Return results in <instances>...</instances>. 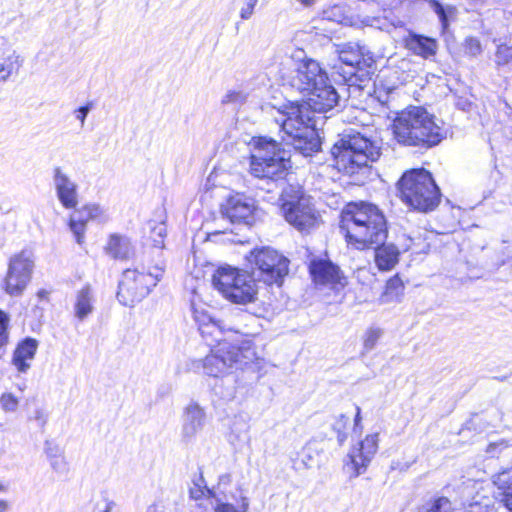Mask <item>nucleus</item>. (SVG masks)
Returning <instances> with one entry per match:
<instances>
[{
	"label": "nucleus",
	"mask_w": 512,
	"mask_h": 512,
	"mask_svg": "<svg viewBox=\"0 0 512 512\" xmlns=\"http://www.w3.org/2000/svg\"><path fill=\"white\" fill-rule=\"evenodd\" d=\"M33 419L37 421L40 427H44L47 423L48 416L43 409L38 408L34 411Z\"/></svg>",
	"instance_id": "obj_49"
},
{
	"label": "nucleus",
	"mask_w": 512,
	"mask_h": 512,
	"mask_svg": "<svg viewBox=\"0 0 512 512\" xmlns=\"http://www.w3.org/2000/svg\"><path fill=\"white\" fill-rule=\"evenodd\" d=\"M37 296L40 298V299H47L48 297V291H46L45 289H41L37 292Z\"/></svg>",
	"instance_id": "obj_55"
},
{
	"label": "nucleus",
	"mask_w": 512,
	"mask_h": 512,
	"mask_svg": "<svg viewBox=\"0 0 512 512\" xmlns=\"http://www.w3.org/2000/svg\"><path fill=\"white\" fill-rule=\"evenodd\" d=\"M248 93L241 89L228 90L223 96V104L242 105L247 101Z\"/></svg>",
	"instance_id": "obj_40"
},
{
	"label": "nucleus",
	"mask_w": 512,
	"mask_h": 512,
	"mask_svg": "<svg viewBox=\"0 0 512 512\" xmlns=\"http://www.w3.org/2000/svg\"><path fill=\"white\" fill-rule=\"evenodd\" d=\"M323 20H328L332 22H336L339 24L348 25L350 20L346 17V10L344 7L339 5H334L323 11Z\"/></svg>",
	"instance_id": "obj_34"
},
{
	"label": "nucleus",
	"mask_w": 512,
	"mask_h": 512,
	"mask_svg": "<svg viewBox=\"0 0 512 512\" xmlns=\"http://www.w3.org/2000/svg\"><path fill=\"white\" fill-rule=\"evenodd\" d=\"M206 423V412L199 403L191 401L183 413L182 435L185 439L191 440L203 430Z\"/></svg>",
	"instance_id": "obj_19"
},
{
	"label": "nucleus",
	"mask_w": 512,
	"mask_h": 512,
	"mask_svg": "<svg viewBox=\"0 0 512 512\" xmlns=\"http://www.w3.org/2000/svg\"><path fill=\"white\" fill-rule=\"evenodd\" d=\"M45 453L47 455L51 468L56 473L64 474L68 471V465L64 456V452L58 445L46 441Z\"/></svg>",
	"instance_id": "obj_29"
},
{
	"label": "nucleus",
	"mask_w": 512,
	"mask_h": 512,
	"mask_svg": "<svg viewBox=\"0 0 512 512\" xmlns=\"http://www.w3.org/2000/svg\"><path fill=\"white\" fill-rule=\"evenodd\" d=\"M34 269V260L28 251L12 256L8 263L2 289L11 297L23 295L29 285Z\"/></svg>",
	"instance_id": "obj_13"
},
{
	"label": "nucleus",
	"mask_w": 512,
	"mask_h": 512,
	"mask_svg": "<svg viewBox=\"0 0 512 512\" xmlns=\"http://www.w3.org/2000/svg\"><path fill=\"white\" fill-rule=\"evenodd\" d=\"M395 140L406 146L430 148L444 138L435 116L423 107H409L397 113L392 124Z\"/></svg>",
	"instance_id": "obj_4"
},
{
	"label": "nucleus",
	"mask_w": 512,
	"mask_h": 512,
	"mask_svg": "<svg viewBox=\"0 0 512 512\" xmlns=\"http://www.w3.org/2000/svg\"><path fill=\"white\" fill-rule=\"evenodd\" d=\"M398 186L401 200L415 210L432 211L440 202V190L431 174L424 169L406 172Z\"/></svg>",
	"instance_id": "obj_7"
},
{
	"label": "nucleus",
	"mask_w": 512,
	"mask_h": 512,
	"mask_svg": "<svg viewBox=\"0 0 512 512\" xmlns=\"http://www.w3.org/2000/svg\"><path fill=\"white\" fill-rule=\"evenodd\" d=\"M38 345V341L31 337H27L18 343L12 357V364L18 372L26 373L30 369Z\"/></svg>",
	"instance_id": "obj_20"
},
{
	"label": "nucleus",
	"mask_w": 512,
	"mask_h": 512,
	"mask_svg": "<svg viewBox=\"0 0 512 512\" xmlns=\"http://www.w3.org/2000/svg\"><path fill=\"white\" fill-rule=\"evenodd\" d=\"M92 108H93V103L88 102L86 105L81 106L74 111L75 118L80 122L81 127L84 126L86 117Z\"/></svg>",
	"instance_id": "obj_48"
},
{
	"label": "nucleus",
	"mask_w": 512,
	"mask_h": 512,
	"mask_svg": "<svg viewBox=\"0 0 512 512\" xmlns=\"http://www.w3.org/2000/svg\"><path fill=\"white\" fill-rule=\"evenodd\" d=\"M302 56L304 51L301 49L292 56L299 62L291 70L288 83L292 88L306 95L319 85H323L324 81L328 80V75L317 61L310 58L302 59Z\"/></svg>",
	"instance_id": "obj_12"
},
{
	"label": "nucleus",
	"mask_w": 512,
	"mask_h": 512,
	"mask_svg": "<svg viewBox=\"0 0 512 512\" xmlns=\"http://www.w3.org/2000/svg\"><path fill=\"white\" fill-rule=\"evenodd\" d=\"M512 61V46L499 45L495 53V62L497 65H506Z\"/></svg>",
	"instance_id": "obj_42"
},
{
	"label": "nucleus",
	"mask_w": 512,
	"mask_h": 512,
	"mask_svg": "<svg viewBox=\"0 0 512 512\" xmlns=\"http://www.w3.org/2000/svg\"><path fill=\"white\" fill-rule=\"evenodd\" d=\"M396 88L387 87L382 82L375 84L374 98L383 106L391 108L395 100Z\"/></svg>",
	"instance_id": "obj_33"
},
{
	"label": "nucleus",
	"mask_w": 512,
	"mask_h": 512,
	"mask_svg": "<svg viewBox=\"0 0 512 512\" xmlns=\"http://www.w3.org/2000/svg\"><path fill=\"white\" fill-rule=\"evenodd\" d=\"M7 510H8L7 501L0 499V512H6Z\"/></svg>",
	"instance_id": "obj_56"
},
{
	"label": "nucleus",
	"mask_w": 512,
	"mask_h": 512,
	"mask_svg": "<svg viewBox=\"0 0 512 512\" xmlns=\"http://www.w3.org/2000/svg\"><path fill=\"white\" fill-rule=\"evenodd\" d=\"M95 295L91 285L86 284L76 292L74 303L75 317L80 321L87 318L94 310Z\"/></svg>",
	"instance_id": "obj_22"
},
{
	"label": "nucleus",
	"mask_w": 512,
	"mask_h": 512,
	"mask_svg": "<svg viewBox=\"0 0 512 512\" xmlns=\"http://www.w3.org/2000/svg\"><path fill=\"white\" fill-rule=\"evenodd\" d=\"M92 220L88 217V213H81V209L76 210L70 217L69 227L74 234L78 244L84 242V234L86 230V223Z\"/></svg>",
	"instance_id": "obj_30"
},
{
	"label": "nucleus",
	"mask_w": 512,
	"mask_h": 512,
	"mask_svg": "<svg viewBox=\"0 0 512 512\" xmlns=\"http://www.w3.org/2000/svg\"><path fill=\"white\" fill-rule=\"evenodd\" d=\"M281 210L288 223L299 231H308L318 223L310 197L299 186L288 185L281 194Z\"/></svg>",
	"instance_id": "obj_10"
},
{
	"label": "nucleus",
	"mask_w": 512,
	"mask_h": 512,
	"mask_svg": "<svg viewBox=\"0 0 512 512\" xmlns=\"http://www.w3.org/2000/svg\"><path fill=\"white\" fill-rule=\"evenodd\" d=\"M116 502L111 499H105V506L100 512H112L116 508Z\"/></svg>",
	"instance_id": "obj_51"
},
{
	"label": "nucleus",
	"mask_w": 512,
	"mask_h": 512,
	"mask_svg": "<svg viewBox=\"0 0 512 512\" xmlns=\"http://www.w3.org/2000/svg\"><path fill=\"white\" fill-rule=\"evenodd\" d=\"M81 213H88V217H91L92 220L99 219L103 216L104 211L97 204H87L81 208Z\"/></svg>",
	"instance_id": "obj_47"
},
{
	"label": "nucleus",
	"mask_w": 512,
	"mask_h": 512,
	"mask_svg": "<svg viewBox=\"0 0 512 512\" xmlns=\"http://www.w3.org/2000/svg\"><path fill=\"white\" fill-rule=\"evenodd\" d=\"M498 447H504L506 448L507 447V444L504 440H501L499 442H494V443H490L487 447V453L491 454V455H494V452L495 450L498 448Z\"/></svg>",
	"instance_id": "obj_50"
},
{
	"label": "nucleus",
	"mask_w": 512,
	"mask_h": 512,
	"mask_svg": "<svg viewBox=\"0 0 512 512\" xmlns=\"http://www.w3.org/2000/svg\"><path fill=\"white\" fill-rule=\"evenodd\" d=\"M220 481L221 482H229L230 481V476L229 475H223L220 477Z\"/></svg>",
	"instance_id": "obj_58"
},
{
	"label": "nucleus",
	"mask_w": 512,
	"mask_h": 512,
	"mask_svg": "<svg viewBox=\"0 0 512 512\" xmlns=\"http://www.w3.org/2000/svg\"><path fill=\"white\" fill-rule=\"evenodd\" d=\"M53 185L56 196L66 209H74L78 205V185L59 166L52 171Z\"/></svg>",
	"instance_id": "obj_16"
},
{
	"label": "nucleus",
	"mask_w": 512,
	"mask_h": 512,
	"mask_svg": "<svg viewBox=\"0 0 512 512\" xmlns=\"http://www.w3.org/2000/svg\"><path fill=\"white\" fill-rule=\"evenodd\" d=\"M382 336V330L379 328H369L364 336V350L366 352L371 351L376 346L378 340Z\"/></svg>",
	"instance_id": "obj_41"
},
{
	"label": "nucleus",
	"mask_w": 512,
	"mask_h": 512,
	"mask_svg": "<svg viewBox=\"0 0 512 512\" xmlns=\"http://www.w3.org/2000/svg\"><path fill=\"white\" fill-rule=\"evenodd\" d=\"M493 483L497 488V498L508 512H512V469L495 475Z\"/></svg>",
	"instance_id": "obj_23"
},
{
	"label": "nucleus",
	"mask_w": 512,
	"mask_h": 512,
	"mask_svg": "<svg viewBox=\"0 0 512 512\" xmlns=\"http://www.w3.org/2000/svg\"><path fill=\"white\" fill-rule=\"evenodd\" d=\"M311 456L310 455H307L306 457H304L302 460H301V463L303 464V466L305 468H310V464H309V461L311 460Z\"/></svg>",
	"instance_id": "obj_54"
},
{
	"label": "nucleus",
	"mask_w": 512,
	"mask_h": 512,
	"mask_svg": "<svg viewBox=\"0 0 512 512\" xmlns=\"http://www.w3.org/2000/svg\"><path fill=\"white\" fill-rule=\"evenodd\" d=\"M399 254L394 244L380 243L375 249V263L380 270H391L398 263Z\"/></svg>",
	"instance_id": "obj_24"
},
{
	"label": "nucleus",
	"mask_w": 512,
	"mask_h": 512,
	"mask_svg": "<svg viewBox=\"0 0 512 512\" xmlns=\"http://www.w3.org/2000/svg\"><path fill=\"white\" fill-rule=\"evenodd\" d=\"M378 434L367 435L364 440L352 447L344 461V468L350 478L365 473L378 450Z\"/></svg>",
	"instance_id": "obj_14"
},
{
	"label": "nucleus",
	"mask_w": 512,
	"mask_h": 512,
	"mask_svg": "<svg viewBox=\"0 0 512 512\" xmlns=\"http://www.w3.org/2000/svg\"><path fill=\"white\" fill-rule=\"evenodd\" d=\"M146 512H167L163 504L157 503L149 506Z\"/></svg>",
	"instance_id": "obj_52"
},
{
	"label": "nucleus",
	"mask_w": 512,
	"mask_h": 512,
	"mask_svg": "<svg viewBox=\"0 0 512 512\" xmlns=\"http://www.w3.org/2000/svg\"><path fill=\"white\" fill-rule=\"evenodd\" d=\"M339 74L349 87H356L359 89H364L371 80V72L363 68L361 65L354 68L351 67L350 70H343L342 72H339Z\"/></svg>",
	"instance_id": "obj_27"
},
{
	"label": "nucleus",
	"mask_w": 512,
	"mask_h": 512,
	"mask_svg": "<svg viewBox=\"0 0 512 512\" xmlns=\"http://www.w3.org/2000/svg\"><path fill=\"white\" fill-rule=\"evenodd\" d=\"M402 289L403 282L397 275H395L394 277L390 278L387 281L385 293L387 295H398V293L402 291Z\"/></svg>",
	"instance_id": "obj_45"
},
{
	"label": "nucleus",
	"mask_w": 512,
	"mask_h": 512,
	"mask_svg": "<svg viewBox=\"0 0 512 512\" xmlns=\"http://www.w3.org/2000/svg\"><path fill=\"white\" fill-rule=\"evenodd\" d=\"M304 6H312L315 3V0H298Z\"/></svg>",
	"instance_id": "obj_57"
},
{
	"label": "nucleus",
	"mask_w": 512,
	"mask_h": 512,
	"mask_svg": "<svg viewBox=\"0 0 512 512\" xmlns=\"http://www.w3.org/2000/svg\"><path fill=\"white\" fill-rule=\"evenodd\" d=\"M249 429L247 419L241 415L235 416L230 425L229 442L236 448L242 447L249 441Z\"/></svg>",
	"instance_id": "obj_26"
},
{
	"label": "nucleus",
	"mask_w": 512,
	"mask_h": 512,
	"mask_svg": "<svg viewBox=\"0 0 512 512\" xmlns=\"http://www.w3.org/2000/svg\"><path fill=\"white\" fill-rule=\"evenodd\" d=\"M259 0H244V6L240 9V18L248 20L252 17Z\"/></svg>",
	"instance_id": "obj_46"
},
{
	"label": "nucleus",
	"mask_w": 512,
	"mask_h": 512,
	"mask_svg": "<svg viewBox=\"0 0 512 512\" xmlns=\"http://www.w3.org/2000/svg\"><path fill=\"white\" fill-rule=\"evenodd\" d=\"M484 512H495L493 508H486Z\"/></svg>",
	"instance_id": "obj_59"
},
{
	"label": "nucleus",
	"mask_w": 512,
	"mask_h": 512,
	"mask_svg": "<svg viewBox=\"0 0 512 512\" xmlns=\"http://www.w3.org/2000/svg\"><path fill=\"white\" fill-rule=\"evenodd\" d=\"M212 283L223 297L233 303L245 305L256 299L255 278L230 266L217 269Z\"/></svg>",
	"instance_id": "obj_9"
},
{
	"label": "nucleus",
	"mask_w": 512,
	"mask_h": 512,
	"mask_svg": "<svg viewBox=\"0 0 512 512\" xmlns=\"http://www.w3.org/2000/svg\"><path fill=\"white\" fill-rule=\"evenodd\" d=\"M256 205L255 200L243 194L230 196L221 206V213L224 218L233 224H244L251 226L255 222Z\"/></svg>",
	"instance_id": "obj_15"
},
{
	"label": "nucleus",
	"mask_w": 512,
	"mask_h": 512,
	"mask_svg": "<svg viewBox=\"0 0 512 512\" xmlns=\"http://www.w3.org/2000/svg\"><path fill=\"white\" fill-rule=\"evenodd\" d=\"M430 5L433 11L437 14L439 21L441 22L442 28L446 29L449 25V17L454 11L453 7H444L440 2L436 0H432L430 2Z\"/></svg>",
	"instance_id": "obj_38"
},
{
	"label": "nucleus",
	"mask_w": 512,
	"mask_h": 512,
	"mask_svg": "<svg viewBox=\"0 0 512 512\" xmlns=\"http://www.w3.org/2000/svg\"><path fill=\"white\" fill-rule=\"evenodd\" d=\"M349 423V417L345 414H340L335 418L332 424L333 430L337 433V440L342 445L347 439L346 428Z\"/></svg>",
	"instance_id": "obj_39"
},
{
	"label": "nucleus",
	"mask_w": 512,
	"mask_h": 512,
	"mask_svg": "<svg viewBox=\"0 0 512 512\" xmlns=\"http://www.w3.org/2000/svg\"><path fill=\"white\" fill-rule=\"evenodd\" d=\"M335 168L357 184L364 183L371 174L372 164L381 156L375 141L358 132L342 135L331 150Z\"/></svg>",
	"instance_id": "obj_3"
},
{
	"label": "nucleus",
	"mask_w": 512,
	"mask_h": 512,
	"mask_svg": "<svg viewBox=\"0 0 512 512\" xmlns=\"http://www.w3.org/2000/svg\"><path fill=\"white\" fill-rule=\"evenodd\" d=\"M360 412H361L360 407L356 406V415H355V420H354L355 421V427L358 426L359 421L361 420Z\"/></svg>",
	"instance_id": "obj_53"
},
{
	"label": "nucleus",
	"mask_w": 512,
	"mask_h": 512,
	"mask_svg": "<svg viewBox=\"0 0 512 512\" xmlns=\"http://www.w3.org/2000/svg\"><path fill=\"white\" fill-rule=\"evenodd\" d=\"M211 505L214 507V512H247L249 501L246 497H242L240 510L236 509L232 504L225 503L221 497L211 501Z\"/></svg>",
	"instance_id": "obj_36"
},
{
	"label": "nucleus",
	"mask_w": 512,
	"mask_h": 512,
	"mask_svg": "<svg viewBox=\"0 0 512 512\" xmlns=\"http://www.w3.org/2000/svg\"><path fill=\"white\" fill-rule=\"evenodd\" d=\"M208 498L211 499V501H215L216 498H218L219 496L216 494L215 491L209 489L206 484H205V480L203 478L202 475L199 476V479H198V482H195L194 483V487H192L190 489V496L195 499V500H198L200 499L201 497L203 496H206Z\"/></svg>",
	"instance_id": "obj_35"
},
{
	"label": "nucleus",
	"mask_w": 512,
	"mask_h": 512,
	"mask_svg": "<svg viewBox=\"0 0 512 512\" xmlns=\"http://www.w3.org/2000/svg\"><path fill=\"white\" fill-rule=\"evenodd\" d=\"M224 330H232L231 327H226L224 321L210 319L209 323H203L199 326V331L202 336L214 337L218 344L211 349L204 359L199 360L197 368H202L203 373L211 377L223 376L238 364L242 363L243 353L239 347L231 344L226 340H222L219 336Z\"/></svg>",
	"instance_id": "obj_6"
},
{
	"label": "nucleus",
	"mask_w": 512,
	"mask_h": 512,
	"mask_svg": "<svg viewBox=\"0 0 512 512\" xmlns=\"http://www.w3.org/2000/svg\"><path fill=\"white\" fill-rule=\"evenodd\" d=\"M404 42L409 51L426 59L434 56L438 47L435 39L415 33H410Z\"/></svg>",
	"instance_id": "obj_21"
},
{
	"label": "nucleus",
	"mask_w": 512,
	"mask_h": 512,
	"mask_svg": "<svg viewBox=\"0 0 512 512\" xmlns=\"http://www.w3.org/2000/svg\"><path fill=\"white\" fill-rule=\"evenodd\" d=\"M9 324L10 316L3 310H0V358L9 342Z\"/></svg>",
	"instance_id": "obj_37"
},
{
	"label": "nucleus",
	"mask_w": 512,
	"mask_h": 512,
	"mask_svg": "<svg viewBox=\"0 0 512 512\" xmlns=\"http://www.w3.org/2000/svg\"><path fill=\"white\" fill-rule=\"evenodd\" d=\"M0 405L6 412H14L18 408L19 400L12 393H4L0 398Z\"/></svg>",
	"instance_id": "obj_43"
},
{
	"label": "nucleus",
	"mask_w": 512,
	"mask_h": 512,
	"mask_svg": "<svg viewBox=\"0 0 512 512\" xmlns=\"http://www.w3.org/2000/svg\"><path fill=\"white\" fill-rule=\"evenodd\" d=\"M150 238L153 246L146 248L134 268L126 269L119 283L117 299L127 307L146 298L156 287L165 272V262L162 255L166 226L164 222H150Z\"/></svg>",
	"instance_id": "obj_1"
},
{
	"label": "nucleus",
	"mask_w": 512,
	"mask_h": 512,
	"mask_svg": "<svg viewBox=\"0 0 512 512\" xmlns=\"http://www.w3.org/2000/svg\"><path fill=\"white\" fill-rule=\"evenodd\" d=\"M247 260L253 265V276L267 285L280 286L289 271V260L269 247L251 251Z\"/></svg>",
	"instance_id": "obj_11"
},
{
	"label": "nucleus",
	"mask_w": 512,
	"mask_h": 512,
	"mask_svg": "<svg viewBox=\"0 0 512 512\" xmlns=\"http://www.w3.org/2000/svg\"><path fill=\"white\" fill-rule=\"evenodd\" d=\"M132 250L130 239L119 235H112L106 247L107 253L115 259H127Z\"/></svg>",
	"instance_id": "obj_28"
},
{
	"label": "nucleus",
	"mask_w": 512,
	"mask_h": 512,
	"mask_svg": "<svg viewBox=\"0 0 512 512\" xmlns=\"http://www.w3.org/2000/svg\"><path fill=\"white\" fill-rule=\"evenodd\" d=\"M275 121L285 133V140L303 155L320 149L321 143L311 112L302 103L289 102L277 110Z\"/></svg>",
	"instance_id": "obj_5"
},
{
	"label": "nucleus",
	"mask_w": 512,
	"mask_h": 512,
	"mask_svg": "<svg viewBox=\"0 0 512 512\" xmlns=\"http://www.w3.org/2000/svg\"><path fill=\"white\" fill-rule=\"evenodd\" d=\"M21 60L19 55L15 52L9 53L5 58L0 60V81H5L9 76L18 71L21 67Z\"/></svg>",
	"instance_id": "obj_31"
},
{
	"label": "nucleus",
	"mask_w": 512,
	"mask_h": 512,
	"mask_svg": "<svg viewBox=\"0 0 512 512\" xmlns=\"http://www.w3.org/2000/svg\"><path fill=\"white\" fill-rule=\"evenodd\" d=\"M340 229L357 249L379 245L387 238L386 219L371 203H349L341 214Z\"/></svg>",
	"instance_id": "obj_2"
},
{
	"label": "nucleus",
	"mask_w": 512,
	"mask_h": 512,
	"mask_svg": "<svg viewBox=\"0 0 512 512\" xmlns=\"http://www.w3.org/2000/svg\"><path fill=\"white\" fill-rule=\"evenodd\" d=\"M416 512H455L447 497H437L420 506Z\"/></svg>",
	"instance_id": "obj_32"
},
{
	"label": "nucleus",
	"mask_w": 512,
	"mask_h": 512,
	"mask_svg": "<svg viewBox=\"0 0 512 512\" xmlns=\"http://www.w3.org/2000/svg\"><path fill=\"white\" fill-rule=\"evenodd\" d=\"M307 95V100L302 104L308 110L314 112H327L333 109L340 100V95L337 90L329 83V79L324 81L323 85H319Z\"/></svg>",
	"instance_id": "obj_17"
},
{
	"label": "nucleus",
	"mask_w": 512,
	"mask_h": 512,
	"mask_svg": "<svg viewBox=\"0 0 512 512\" xmlns=\"http://www.w3.org/2000/svg\"><path fill=\"white\" fill-rule=\"evenodd\" d=\"M309 272L318 285H344L339 267L328 259H313L309 264Z\"/></svg>",
	"instance_id": "obj_18"
},
{
	"label": "nucleus",
	"mask_w": 512,
	"mask_h": 512,
	"mask_svg": "<svg viewBox=\"0 0 512 512\" xmlns=\"http://www.w3.org/2000/svg\"><path fill=\"white\" fill-rule=\"evenodd\" d=\"M339 60L345 66L343 70H350L351 67H356L366 63L364 59V52L357 43H347L341 46L338 50Z\"/></svg>",
	"instance_id": "obj_25"
},
{
	"label": "nucleus",
	"mask_w": 512,
	"mask_h": 512,
	"mask_svg": "<svg viewBox=\"0 0 512 512\" xmlns=\"http://www.w3.org/2000/svg\"><path fill=\"white\" fill-rule=\"evenodd\" d=\"M465 53L476 57L482 53L480 40L475 37H469L465 40Z\"/></svg>",
	"instance_id": "obj_44"
},
{
	"label": "nucleus",
	"mask_w": 512,
	"mask_h": 512,
	"mask_svg": "<svg viewBox=\"0 0 512 512\" xmlns=\"http://www.w3.org/2000/svg\"><path fill=\"white\" fill-rule=\"evenodd\" d=\"M250 172L257 178L281 179L290 167L289 155L281 145L271 138L253 140Z\"/></svg>",
	"instance_id": "obj_8"
}]
</instances>
